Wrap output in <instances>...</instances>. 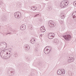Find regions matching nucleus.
Returning a JSON list of instances; mask_svg holds the SVG:
<instances>
[{"mask_svg":"<svg viewBox=\"0 0 76 76\" xmlns=\"http://www.w3.org/2000/svg\"><path fill=\"white\" fill-rule=\"evenodd\" d=\"M69 4V1H62L60 4V6L61 8H63L65 7L66 6H67V5H68Z\"/></svg>","mask_w":76,"mask_h":76,"instance_id":"f257e3e1","label":"nucleus"},{"mask_svg":"<svg viewBox=\"0 0 76 76\" xmlns=\"http://www.w3.org/2000/svg\"><path fill=\"white\" fill-rule=\"evenodd\" d=\"M63 37L67 41H70L71 39V38H72V37L70 35L63 36Z\"/></svg>","mask_w":76,"mask_h":76,"instance_id":"f03ea898","label":"nucleus"},{"mask_svg":"<svg viewBox=\"0 0 76 76\" xmlns=\"http://www.w3.org/2000/svg\"><path fill=\"white\" fill-rule=\"evenodd\" d=\"M14 17L17 19H19L21 17V13L19 12H17L14 14Z\"/></svg>","mask_w":76,"mask_h":76,"instance_id":"7ed1b4c3","label":"nucleus"},{"mask_svg":"<svg viewBox=\"0 0 76 76\" xmlns=\"http://www.w3.org/2000/svg\"><path fill=\"white\" fill-rule=\"evenodd\" d=\"M11 56H12L11 53H10L9 54L8 53L6 52L5 54L4 55V58L5 59H9L10 57Z\"/></svg>","mask_w":76,"mask_h":76,"instance_id":"20e7f679","label":"nucleus"},{"mask_svg":"<svg viewBox=\"0 0 76 76\" xmlns=\"http://www.w3.org/2000/svg\"><path fill=\"white\" fill-rule=\"evenodd\" d=\"M68 60L67 61L68 63H71V62H73L74 61V58H73L72 57L70 56H68Z\"/></svg>","mask_w":76,"mask_h":76,"instance_id":"39448f33","label":"nucleus"},{"mask_svg":"<svg viewBox=\"0 0 76 76\" xmlns=\"http://www.w3.org/2000/svg\"><path fill=\"white\" fill-rule=\"evenodd\" d=\"M6 53V50H2L0 52V55L1 57H4V55H5Z\"/></svg>","mask_w":76,"mask_h":76,"instance_id":"423d86ee","label":"nucleus"},{"mask_svg":"<svg viewBox=\"0 0 76 76\" xmlns=\"http://www.w3.org/2000/svg\"><path fill=\"white\" fill-rule=\"evenodd\" d=\"M47 47L45 48L44 49V52L45 54H48L50 52V51L51 50L50 49V51H48L49 50V49L46 48Z\"/></svg>","mask_w":76,"mask_h":76,"instance_id":"0eeeda50","label":"nucleus"},{"mask_svg":"<svg viewBox=\"0 0 76 76\" xmlns=\"http://www.w3.org/2000/svg\"><path fill=\"white\" fill-rule=\"evenodd\" d=\"M20 29L21 31H24L26 29V26L24 25H21L20 27Z\"/></svg>","mask_w":76,"mask_h":76,"instance_id":"6e6552de","label":"nucleus"},{"mask_svg":"<svg viewBox=\"0 0 76 76\" xmlns=\"http://www.w3.org/2000/svg\"><path fill=\"white\" fill-rule=\"evenodd\" d=\"M24 47L25 48V50H29L30 49V47L28 45H24Z\"/></svg>","mask_w":76,"mask_h":76,"instance_id":"1a4fd4ad","label":"nucleus"},{"mask_svg":"<svg viewBox=\"0 0 76 76\" xmlns=\"http://www.w3.org/2000/svg\"><path fill=\"white\" fill-rule=\"evenodd\" d=\"M76 13V11L74 12L72 15V16L75 20V21H76V16H75V14Z\"/></svg>","mask_w":76,"mask_h":76,"instance_id":"9d476101","label":"nucleus"},{"mask_svg":"<svg viewBox=\"0 0 76 76\" xmlns=\"http://www.w3.org/2000/svg\"><path fill=\"white\" fill-rule=\"evenodd\" d=\"M57 74L58 75H61V74H62L61 69H58V70L57 72Z\"/></svg>","mask_w":76,"mask_h":76,"instance_id":"9b49d317","label":"nucleus"},{"mask_svg":"<svg viewBox=\"0 0 76 76\" xmlns=\"http://www.w3.org/2000/svg\"><path fill=\"white\" fill-rule=\"evenodd\" d=\"M40 31L42 32H44L45 31V29L43 27H40Z\"/></svg>","mask_w":76,"mask_h":76,"instance_id":"f8f14e48","label":"nucleus"},{"mask_svg":"<svg viewBox=\"0 0 76 76\" xmlns=\"http://www.w3.org/2000/svg\"><path fill=\"white\" fill-rule=\"evenodd\" d=\"M60 17L61 18V19H64L65 18V16H64V14L61 13L60 15Z\"/></svg>","mask_w":76,"mask_h":76,"instance_id":"ddd939ff","label":"nucleus"},{"mask_svg":"<svg viewBox=\"0 0 76 76\" xmlns=\"http://www.w3.org/2000/svg\"><path fill=\"white\" fill-rule=\"evenodd\" d=\"M10 71L13 74H15V69L13 68H11L10 69Z\"/></svg>","mask_w":76,"mask_h":76,"instance_id":"4468645a","label":"nucleus"},{"mask_svg":"<svg viewBox=\"0 0 76 76\" xmlns=\"http://www.w3.org/2000/svg\"><path fill=\"white\" fill-rule=\"evenodd\" d=\"M48 37L49 39H53L54 37H53V36H51V34H49L48 35Z\"/></svg>","mask_w":76,"mask_h":76,"instance_id":"2eb2a0df","label":"nucleus"},{"mask_svg":"<svg viewBox=\"0 0 76 76\" xmlns=\"http://www.w3.org/2000/svg\"><path fill=\"white\" fill-rule=\"evenodd\" d=\"M52 21H50V25H51V26H52V27H54V26H56V24H53V23H52Z\"/></svg>","mask_w":76,"mask_h":76,"instance_id":"dca6fc26","label":"nucleus"},{"mask_svg":"<svg viewBox=\"0 0 76 76\" xmlns=\"http://www.w3.org/2000/svg\"><path fill=\"white\" fill-rule=\"evenodd\" d=\"M31 9L32 10H35L37 9V7L32 6L31 7Z\"/></svg>","mask_w":76,"mask_h":76,"instance_id":"f3484780","label":"nucleus"},{"mask_svg":"<svg viewBox=\"0 0 76 76\" xmlns=\"http://www.w3.org/2000/svg\"><path fill=\"white\" fill-rule=\"evenodd\" d=\"M61 71L62 74H64L65 73V70L63 69H61Z\"/></svg>","mask_w":76,"mask_h":76,"instance_id":"a211bd4d","label":"nucleus"},{"mask_svg":"<svg viewBox=\"0 0 76 76\" xmlns=\"http://www.w3.org/2000/svg\"><path fill=\"white\" fill-rule=\"evenodd\" d=\"M18 54H17L16 52L14 53V56L15 57H18Z\"/></svg>","mask_w":76,"mask_h":76,"instance_id":"6ab92c4d","label":"nucleus"},{"mask_svg":"<svg viewBox=\"0 0 76 76\" xmlns=\"http://www.w3.org/2000/svg\"><path fill=\"white\" fill-rule=\"evenodd\" d=\"M51 34V36H52V37H53V38H54V36H55V34L53 33H50V34Z\"/></svg>","mask_w":76,"mask_h":76,"instance_id":"aec40b11","label":"nucleus"},{"mask_svg":"<svg viewBox=\"0 0 76 76\" xmlns=\"http://www.w3.org/2000/svg\"><path fill=\"white\" fill-rule=\"evenodd\" d=\"M14 74H13V73L12 72H10L9 74V75L10 76H13Z\"/></svg>","mask_w":76,"mask_h":76,"instance_id":"412c9836","label":"nucleus"},{"mask_svg":"<svg viewBox=\"0 0 76 76\" xmlns=\"http://www.w3.org/2000/svg\"><path fill=\"white\" fill-rule=\"evenodd\" d=\"M35 51L36 52V53H37L38 52V48H36L35 49Z\"/></svg>","mask_w":76,"mask_h":76,"instance_id":"4be33fe9","label":"nucleus"},{"mask_svg":"<svg viewBox=\"0 0 76 76\" xmlns=\"http://www.w3.org/2000/svg\"><path fill=\"white\" fill-rule=\"evenodd\" d=\"M3 4V2L1 0H0V5L1 6H2Z\"/></svg>","mask_w":76,"mask_h":76,"instance_id":"5701e85b","label":"nucleus"},{"mask_svg":"<svg viewBox=\"0 0 76 76\" xmlns=\"http://www.w3.org/2000/svg\"><path fill=\"white\" fill-rule=\"evenodd\" d=\"M2 19L3 21H4L6 20V18L4 17H3L2 18Z\"/></svg>","mask_w":76,"mask_h":76,"instance_id":"b1692460","label":"nucleus"},{"mask_svg":"<svg viewBox=\"0 0 76 76\" xmlns=\"http://www.w3.org/2000/svg\"><path fill=\"white\" fill-rule=\"evenodd\" d=\"M59 22H60V23H63V21H62L61 20H59Z\"/></svg>","mask_w":76,"mask_h":76,"instance_id":"393cba45","label":"nucleus"},{"mask_svg":"<svg viewBox=\"0 0 76 76\" xmlns=\"http://www.w3.org/2000/svg\"><path fill=\"white\" fill-rule=\"evenodd\" d=\"M73 5L75 6V7H76V1H75L73 3Z\"/></svg>","mask_w":76,"mask_h":76,"instance_id":"a878e982","label":"nucleus"},{"mask_svg":"<svg viewBox=\"0 0 76 76\" xmlns=\"http://www.w3.org/2000/svg\"><path fill=\"white\" fill-rule=\"evenodd\" d=\"M31 44H35V42L34 41H33V40H32V42H31Z\"/></svg>","mask_w":76,"mask_h":76,"instance_id":"bb28decb","label":"nucleus"},{"mask_svg":"<svg viewBox=\"0 0 76 76\" xmlns=\"http://www.w3.org/2000/svg\"><path fill=\"white\" fill-rule=\"evenodd\" d=\"M38 15V14H37L36 15H35L34 17H37V16Z\"/></svg>","mask_w":76,"mask_h":76,"instance_id":"cd10ccee","label":"nucleus"},{"mask_svg":"<svg viewBox=\"0 0 76 76\" xmlns=\"http://www.w3.org/2000/svg\"><path fill=\"white\" fill-rule=\"evenodd\" d=\"M40 37H42V34H41V35H40Z\"/></svg>","mask_w":76,"mask_h":76,"instance_id":"c85d7f7f","label":"nucleus"},{"mask_svg":"<svg viewBox=\"0 0 76 76\" xmlns=\"http://www.w3.org/2000/svg\"><path fill=\"white\" fill-rule=\"evenodd\" d=\"M8 34H11V33H7Z\"/></svg>","mask_w":76,"mask_h":76,"instance_id":"c756f323","label":"nucleus"},{"mask_svg":"<svg viewBox=\"0 0 76 76\" xmlns=\"http://www.w3.org/2000/svg\"><path fill=\"white\" fill-rule=\"evenodd\" d=\"M32 41H33V40H32V39H31V40L30 41V42H31V41L32 42Z\"/></svg>","mask_w":76,"mask_h":76,"instance_id":"7c9ffc66","label":"nucleus"},{"mask_svg":"<svg viewBox=\"0 0 76 76\" xmlns=\"http://www.w3.org/2000/svg\"><path fill=\"white\" fill-rule=\"evenodd\" d=\"M50 8H48V10H50Z\"/></svg>","mask_w":76,"mask_h":76,"instance_id":"2f4dec72","label":"nucleus"},{"mask_svg":"<svg viewBox=\"0 0 76 76\" xmlns=\"http://www.w3.org/2000/svg\"><path fill=\"white\" fill-rule=\"evenodd\" d=\"M54 42H55V43H57V42L54 41Z\"/></svg>","mask_w":76,"mask_h":76,"instance_id":"473e14b6","label":"nucleus"},{"mask_svg":"<svg viewBox=\"0 0 76 76\" xmlns=\"http://www.w3.org/2000/svg\"><path fill=\"white\" fill-rule=\"evenodd\" d=\"M45 1H48V0H45Z\"/></svg>","mask_w":76,"mask_h":76,"instance_id":"72a5a7b5","label":"nucleus"},{"mask_svg":"<svg viewBox=\"0 0 76 76\" xmlns=\"http://www.w3.org/2000/svg\"><path fill=\"white\" fill-rule=\"evenodd\" d=\"M35 41V40L34 39V41Z\"/></svg>","mask_w":76,"mask_h":76,"instance_id":"f704fd0d","label":"nucleus"},{"mask_svg":"<svg viewBox=\"0 0 76 76\" xmlns=\"http://www.w3.org/2000/svg\"><path fill=\"white\" fill-rule=\"evenodd\" d=\"M8 34H7H7H6V35H8Z\"/></svg>","mask_w":76,"mask_h":76,"instance_id":"c9c22d12","label":"nucleus"},{"mask_svg":"<svg viewBox=\"0 0 76 76\" xmlns=\"http://www.w3.org/2000/svg\"><path fill=\"white\" fill-rule=\"evenodd\" d=\"M5 44H6V45H7V43H6Z\"/></svg>","mask_w":76,"mask_h":76,"instance_id":"e433bc0d","label":"nucleus"},{"mask_svg":"<svg viewBox=\"0 0 76 76\" xmlns=\"http://www.w3.org/2000/svg\"><path fill=\"white\" fill-rule=\"evenodd\" d=\"M10 52H11V51L10 50Z\"/></svg>","mask_w":76,"mask_h":76,"instance_id":"4c0bfd02","label":"nucleus"},{"mask_svg":"<svg viewBox=\"0 0 76 76\" xmlns=\"http://www.w3.org/2000/svg\"><path fill=\"white\" fill-rule=\"evenodd\" d=\"M55 41H56V39H55Z\"/></svg>","mask_w":76,"mask_h":76,"instance_id":"58836bf2","label":"nucleus"},{"mask_svg":"<svg viewBox=\"0 0 76 76\" xmlns=\"http://www.w3.org/2000/svg\"><path fill=\"white\" fill-rule=\"evenodd\" d=\"M38 15H39V14H38Z\"/></svg>","mask_w":76,"mask_h":76,"instance_id":"ea45409f","label":"nucleus"}]
</instances>
